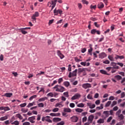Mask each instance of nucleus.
Listing matches in <instances>:
<instances>
[{"mask_svg":"<svg viewBox=\"0 0 125 125\" xmlns=\"http://www.w3.org/2000/svg\"><path fill=\"white\" fill-rule=\"evenodd\" d=\"M47 96H50V97H52L53 96V93H52V92L49 93L48 94H47Z\"/></svg>","mask_w":125,"mask_h":125,"instance_id":"bf43d9fd","label":"nucleus"},{"mask_svg":"<svg viewBox=\"0 0 125 125\" xmlns=\"http://www.w3.org/2000/svg\"><path fill=\"white\" fill-rule=\"evenodd\" d=\"M49 118H50V116H48L43 117L42 118V122H44V121H45L46 122H48V123H52V121L50 120Z\"/></svg>","mask_w":125,"mask_h":125,"instance_id":"20e7f679","label":"nucleus"},{"mask_svg":"<svg viewBox=\"0 0 125 125\" xmlns=\"http://www.w3.org/2000/svg\"><path fill=\"white\" fill-rule=\"evenodd\" d=\"M104 64H110V61L109 60H106L103 62Z\"/></svg>","mask_w":125,"mask_h":125,"instance_id":"8fccbe9b","label":"nucleus"},{"mask_svg":"<svg viewBox=\"0 0 125 125\" xmlns=\"http://www.w3.org/2000/svg\"><path fill=\"white\" fill-rule=\"evenodd\" d=\"M70 107H71V108H74V107H75V104L70 103Z\"/></svg>","mask_w":125,"mask_h":125,"instance_id":"69168bd1","label":"nucleus"},{"mask_svg":"<svg viewBox=\"0 0 125 125\" xmlns=\"http://www.w3.org/2000/svg\"><path fill=\"white\" fill-rule=\"evenodd\" d=\"M57 55L60 57V58L61 59H63V58H64V57H65L64 55H63V54L61 53V51H60V50H57Z\"/></svg>","mask_w":125,"mask_h":125,"instance_id":"ddd939ff","label":"nucleus"},{"mask_svg":"<svg viewBox=\"0 0 125 125\" xmlns=\"http://www.w3.org/2000/svg\"><path fill=\"white\" fill-rule=\"evenodd\" d=\"M12 93H6L4 94V96L6 97H11L12 96Z\"/></svg>","mask_w":125,"mask_h":125,"instance_id":"412c9836","label":"nucleus"},{"mask_svg":"<svg viewBox=\"0 0 125 125\" xmlns=\"http://www.w3.org/2000/svg\"><path fill=\"white\" fill-rule=\"evenodd\" d=\"M63 84L64 85H65V86H66V87H68V86L70 85V83L68 81H65L63 83Z\"/></svg>","mask_w":125,"mask_h":125,"instance_id":"b1692460","label":"nucleus"},{"mask_svg":"<svg viewBox=\"0 0 125 125\" xmlns=\"http://www.w3.org/2000/svg\"><path fill=\"white\" fill-rule=\"evenodd\" d=\"M12 74L14 75V77H17V76H18V73H17V72H13Z\"/></svg>","mask_w":125,"mask_h":125,"instance_id":"680f3d73","label":"nucleus"},{"mask_svg":"<svg viewBox=\"0 0 125 125\" xmlns=\"http://www.w3.org/2000/svg\"><path fill=\"white\" fill-rule=\"evenodd\" d=\"M65 125V123L64 121H62L60 123H59L57 124V125Z\"/></svg>","mask_w":125,"mask_h":125,"instance_id":"6e6d98bb","label":"nucleus"},{"mask_svg":"<svg viewBox=\"0 0 125 125\" xmlns=\"http://www.w3.org/2000/svg\"><path fill=\"white\" fill-rule=\"evenodd\" d=\"M27 105V104L26 103H24L23 104H21L20 105V107L21 108H23L24 107H25V106Z\"/></svg>","mask_w":125,"mask_h":125,"instance_id":"37998d69","label":"nucleus"},{"mask_svg":"<svg viewBox=\"0 0 125 125\" xmlns=\"http://www.w3.org/2000/svg\"><path fill=\"white\" fill-rule=\"evenodd\" d=\"M21 111L22 113H27L28 112V109H25L24 108H21Z\"/></svg>","mask_w":125,"mask_h":125,"instance_id":"603ef678","label":"nucleus"},{"mask_svg":"<svg viewBox=\"0 0 125 125\" xmlns=\"http://www.w3.org/2000/svg\"><path fill=\"white\" fill-rule=\"evenodd\" d=\"M117 118H118V120L119 121H123L124 120V119H125V116H124L123 114H120V115H119Z\"/></svg>","mask_w":125,"mask_h":125,"instance_id":"2eb2a0df","label":"nucleus"},{"mask_svg":"<svg viewBox=\"0 0 125 125\" xmlns=\"http://www.w3.org/2000/svg\"><path fill=\"white\" fill-rule=\"evenodd\" d=\"M68 71L71 72L72 71V67H71V64L68 65Z\"/></svg>","mask_w":125,"mask_h":125,"instance_id":"4d7b16f0","label":"nucleus"},{"mask_svg":"<svg viewBox=\"0 0 125 125\" xmlns=\"http://www.w3.org/2000/svg\"><path fill=\"white\" fill-rule=\"evenodd\" d=\"M115 78L117 79V81H120V80H122V76L120 75H116L115 76Z\"/></svg>","mask_w":125,"mask_h":125,"instance_id":"c85d7f7f","label":"nucleus"},{"mask_svg":"<svg viewBox=\"0 0 125 125\" xmlns=\"http://www.w3.org/2000/svg\"><path fill=\"white\" fill-rule=\"evenodd\" d=\"M58 111H59V108H55L52 110V112H54V113L58 112Z\"/></svg>","mask_w":125,"mask_h":125,"instance_id":"49530a36","label":"nucleus"},{"mask_svg":"<svg viewBox=\"0 0 125 125\" xmlns=\"http://www.w3.org/2000/svg\"><path fill=\"white\" fill-rule=\"evenodd\" d=\"M96 7H97L96 5H91L90 7L91 9H96Z\"/></svg>","mask_w":125,"mask_h":125,"instance_id":"79ce46f5","label":"nucleus"},{"mask_svg":"<svg viewBox=\"0 0 125 125\" xmlns=\"http://www.w3.org/2000/svg\"><path fill=\"white\" fill-rule=\"evenodd\" d=\"M93 119H94V116L93 115H91L88 117V123L91 124L92 123V121H93Z\"/></svg>","mask_w":125,"mask_h":125,"instance_id":"f8f14e48","label":"nucleus"},{"mask_svg":"<svg viewBox=\"0 0 125 125\" xmlns=\"http://www.w3.org/2000/svg\"><path fill=\"white\" fill-rule=\"evenodd\" d=\"M111 101L107 102L105 104V107H109V106L111 105Z\"/></svg>","mask_w":125,"mask_h":125,"instance_id":"e433bc0d","label":"nucleus"},{"mask_svg":"<svg viewBox=\"0 0 125 125\" xmlns=\"http://www.w3.org/2000/svg\"><path fill=\"white\" fill-rule=\"evenodd\" d=\"M63 111L66 113H71V109L70 108H64Z\"/></svg>","mask_w":125,"mask_h":125,"instance_id":"cd10ccee","label":"nucleus"},{"mask_svg":"<svg viewBox=\"0 0 125 125\" xmlns=\"http://www.w3.org/2000/svg\"><path fill=\"white\" fill-rule=\"evenodd\" d=\"M36 17H39V12H36L32 16V19H33V22H36Z\"/></svg>","mask_w":125,"mask_h":125,"instance_id":"9d476101","label":"nucleus"},{"mask_svg":"<svg viewBox=\"0 0 125 125\" xmlns=\"http://www.w3.org/2000/svg\"><path fill=\"white\" fill-rule=\"evenodd\" d=\"M121 113H122V110L119 109L118 111L116 112V116H120L121 115Z\"/></svg>","mask_w":125,"mask_h":125,"instance_id":"c9c22d12","label":"nucleus"},{"mask_svg":"<svg viewBox=\"0 0 125 125\" xmlns=\"http://www.w3.org/2000/svg\"><path fill=\"white\" fill-rule=\"evenodd\" d=\"M16 118H18V119H20V120H23V117L22 116V115H21V114L18 113L15 116Z\"/></svg>","mask_w":125,"mask_h":125,"instance_id":"6ab92c4d","label":"nucleus"},{"mask_svg":"<svg viewBox=\"0 0 125 125\" xmlns=\"http://www.w3.org/2000/svg\"><path fill=\"white\" fill-rule=\"evenodd\" d=\"M96 33V29H92L91 30V34L94 35Z\"/></svg>","mask_w":125,"mask_h":125,"instance_id":"3c124183","label":"nucleus"},{"mask_svg":"<svg viewBox=\"0 0 125 125\" xmlns=\"http://www.w3.org/2000/svg\"><path fill=\"white\" fill-rule=\"evenodd\" d=\"M10 121V123H12V122H13L14 121H15V117H14V116L12 117Z\"/></svg>","mask_w":125,"mask_h":125,"instance_id":"13d9d810","label":"nucleus"},{"mask_svg":"<svg viewBox=\"0 0 125 125\" xmlns=\"http://www.w3.org/2000/svg\"><path fill=\"white\" fill-rule=\"evenodd\" d=\"M38 106L39 107V108H42L44 107V104H43V103H41L38 104Z\"/></svg>","mask_w":125,"mask_h":125,"instance_id":"c756f323","label":"nucleus"},{"mask_svg":"<svg viewBox=\"0 0 125 125\" xmlns=\"http://www.w3.org/2000/svg\"><path fill=\"white\" fill-rule=\"evenodd\" d=\"M87 98L89 99L90 100H92L93 99L92 98V96L90 94H88L87 96Z\"/></svg>","mask_w":125,"mask_h":125,"instance_id":"4c0bfd02","label":"nucleus"},{"mask_svg":"<svg viewBox=\"0 0 125 125\" xmlns=\"http://www.w3.org/2000/svg\"><path fill=\"white\" fill-rule=\"evenodd\" d=\"M57 2V0H51L48 2L47 6H48L49 7H51V11H52V10H53V8L55 7Z\"/></svg>","mask_w":125,"mask_h":125,"instance_id":"f257e3e1","label":"nucleus"},{"mask_svg":"<svg viewBox=\"0 0 125 125\" xmlns=\"http://www.w3.org/2000/svg\"><path fill=\"white\" fill-rule=\"evenodd\" d=\"M46 99H47V98L45 97L41 98L39 99L38 101H39V102H43V101H45V100H46Z\"/></svg>","mask_w":125,"mask_h":125,"instance_id":"aec40b11","label":"nucleus"},{"mask_svg":"<svg viewBox=\"0 0 125 125\" xmlns=\"http://www.w3.org/2000/svg\"><path fill=\"white\" fill-rule=\"evenodd\" d=\"M44 113H50V112H51V109H46L44 110Z\"/></svg>","mask_w":125,"mask_h":125,"instance_id":"e2e57ef3","label":"nucleus"},{"mask_svg":"<svg viewBox=\"0 0 125 125\" xmlns=\"http://www.w3.org/2000/svg\"><path fill=\"white\" fill-rule=\"evenodd\" d=\"M53 121L54 122V123H57V122H60L61 121V118H54Z\"/></svg>","mask_w":125,"mask_h":125,"instance_id":"a211bd4d","label":"nucleus"},{"mask_svg":"<svg viewBox=\"0 0 125 125\" xmlns=\"http://www.w3.org/2000/svg\"><path fill=\"white\" fill-rule=\"evenodd\" d=\"M35 120H36L35 116H33L28 118V121H29V122H30V123H31L32 124H35Z\"/></svg>","mask_w":125,"mask_h":125,"instance_id":"1a4fd4ad","label":"nucleus"},{"mask_svg":"<svg viewBox=\"0 0 125 125\" xmlns=\"http://www.w3.org/2000/svg\"><path fill=\"white\" fill-rule=\"evenodd\" d=\"M7 119H8V117H7V116H5L0 118V121H5V120H7Z\"/></svg>","mask_w":125,"mask_h":125,"instance_id":"4be33fe9","label":"nucleus"},{"mask_svg":"<svg viewBox=\"0 0 125 125\" xmlns=\"http://www.w3.org/2000/svg\"><path fill=\"white\" fill-rule=\"evenodd\" d=\"M81 97V94L79 93H76L75 95L72 97L71 98V100H76L79 99Z\"/></svg>","mask_w":125,"mask_h":125,"instance_id":"423d86ee","label":"nucleus"},{"mask_svg":"<svg viewBox=\"0 0 125 125\" xmlns=\"http://www.w3.org/2000/svg\"><path fill=\"white\" fill-rule=\"evenodd\" d=\"M82 2L84 4H88V1H86V0H82Z\"/></svg>","mask_w":125,"mask_h":125,"instance_id":"5fc2aeb1","label":"nucleus"},{"mask_svg":"<svg viewBox=\"0 0 125 125\" xmlns=\"http://www.w3.org/2000/svg\"><path fill=\"white\" fill-rule=\"evenodd\" d=\"M77 72H78V69H75L72 72H69L68 75V78H72L73 77H77Z\"/></svg>","mask_w":125,"mask_h":125,"instance_id":"7ed1b4c3","label":"nucleus"},{"mask_svg":"<svg viewBox=\"0 0 125 125\" xmlns=\"http://www.w3.org/2000/svg\"><path fill=\"white\" fill-rule=\"evenodd\" d=\"M118 109H119V107L118 106H116L113 108V111H117Z\"/></svg>","mask_w":125,"mask_h":125,"instance_id":"774afa93","label":"nucleus"},{"mask_svg":"<svg viewBox=\"0 0 125 125\" xmlns=\"http://www.w3.org/2000/svg\"><path fill=\"white\" fill-rule=\"evenodd\" d=\"M82 87H83V88L86 89V88L91 87V84H90V83H83L82 85Z\"/></svg>","mask_w":125,"mask_h":125,"instance_id":"9b49d317","label":"nucleus"},{"mask_svg":"<svg viewBox=\"0 0 125 125\" xmlns=\"http://www.w3.org/2000/svg\"><path fill=\"white\" fill-rule=\"evenodd\" d=\"M97 6L98 8H99L100 9H101L104 7V4H103V2H100L98 4Z\"/></svg>","mask_w":125,"mask_h":125,"instance_id":"dca6fc26","label":"nucleus"},{"mask_svg":"<svg viewBox=\"0 0 125 125\" xmlns=\"http://www.w3.org/2000/svg\"><path fill=\"white\" fill-rule=\"evenodd\" d=\"M70 119L73 123H77L79 121V118L76 116H73Z\"/></svg>","mask_w":125,"mask_h":125,"instance_id":"0eeeda50","label":"nucleus"},{"mask_svg":"<svg viewBox=\"0 0 125 125\" xmlns=\"http://www.w3.org/2000/svg\"><path fill=\"white\" fill-rule=\"evenodd\" d=\"M54 21V20H51L49 21V25H51V24H52V23H53V21Z\"/></svg>","mask_w":125,"mask_h":125,"instance_id":"0e129e2a","label":"nucleus"},{"mask_svg":"<svg viewBox=\"0 0 125 125\" xmlns=\"http://www.w3.org/2000/svg\"><path fill=\"white\" fill-rule=\"evenodd\" d=\"M10 110V108H9V107L8 106H6L4 107V110L5 112H6V111H9Z\"/></svg>","mask_w":125,"mask_h":125,"instance_id":"a19ab883","label":"nucleus"},{"mask_svg":"<svg viewBox=\"0 0 125 125\" xmlns=\"http://www.w3.org/2000/svg\"><path fill=\"white\" fill-rule=\"evenodd\" d=\"M63 95L65 97H69V93L68 92H64L63 93Z\"/></svg>","mask_w":125,"mask_h":125,"instance_id":"a18cd8bd","label":"nucleus"},{"mask_svg":"<svg viewBox=\"0 0 125 125\" xmlns=\"http://www.w3.org/2000/svg\"><path fill=\"white\" fill-rule=\"evenodd\" d=\"M62 82H63V79H62V78H60V79L58 80V83H62Z\"/></svg>","mask_w":125,"mask_h":125,"instance_id":"338daca9","label":"nucleus"},{"mask_svg":"<svg viewBox=\"0 0 125 125\" xmlns=\"http://www.w3.org/2000/svg\"><path fill=\"white\" fill-rule=\"evenodd\" d=\"M103 114L104 115L105 118H108V117L110 116V111L108 110L104 111L103 112Z\"/></svg>","mask_w":125,"mask_h":125,"instance_id":"4468645a","label":"nucleus"},{"mask_svg":"<svg viewBox=\"0 0 125 125\" xmlns=\"http://www.w3.org/2000/svg\"><path fill=\"white\" fill-rule=\"evenodd\" d=\"M37 95H34L29 98V100L31 101L32 99H34L35 98H37Z\"/></svg>","mask_w":125,"mask_h":125,"instance_id":"f704fd0d","label":"nucleus"},{"mask_svg":"<svg viewBox=\"0 0 125 125\" xmlns=\"http://www.w3.org/2000/svg\"><path fill=\"white\" fill-rule=\"evenodd\" d=\"M113 119V117L112 116L109 117L107 120V123H110L111 121H112V119Z\"/></svg>","mask_w":125,"mask_h":125,"instance_id":"09e8293b","label":"nucleus"},{"mask_svg":"<svg viewBox=\"0 0 125 125\" xmlns=\"http://www.w3.org/2000/svg\"><path fill=\"white\" fill-rule=\"evenodd\" d=\"M90 109H93V108H95V104H90L89 105Z\"/></svg>","mask_w":125,"mask_h":125,"instance_id":"de8ad7c7","label":"nucleus"},{"mask_svg":"<svg viewBox=\"0 0 125 125\" xmlns=\"http://www.w3.org/2000/svg\"><path fill=\"white\" fill-rule=\"evenodd\" d=\"M78 6L79 9H82V8H83V5H82V3H78Z\"/></svg>","mask_w":125,"mask_h":125,"instance_id":"58836bf2","label":"nucleus"},{"mask_svg":"<svg viewBox=\"0 0 125 125\" xmlns=\"http://www.w3.org/2000/svg\"><path fill=\"white\" fill-rule=\"evenodd\" d=\"M108 58L109 59V60L110 61H114V57H113V55H109L108 56Z\"/></svg>","mask_w":125,"mask_h":125,"instance_id":"bb28decb","label":"nucleus"},{"mask_svg":"<svg viewBox=\"0 0 125 125\" xmlns=\"http://www.w3.org/2000/svg\"><path fill=\"white\" fill-rule=\"evenodd\" d=\"M34 104H35V102L29 103L27 106V108H30V107L34 106Z\"/></svg>","mask_w":125,"mask_h":125,"instance_id":"5701e85b","label":"nucleus"},{"mask_svg":"<svg viewBox=\"0 0 125 125\" xmlns=\"http://www.w3.org/2000/svg\"><path fill=\"white\" fill-rule=\"evenodd\" d=\"M83 71H84V68H79L78 69V72L79 74L82 73V72H83Z\"/></svg>","mask_w":125,"mask_h":125,"instance_id":"72a5a7b5","label":"nucleus"},{"mask_svg":"<svg viewBox=\"0 0 125 125\" xmlns=\"http://www.w3.org/2000/svg\"><path fill=\"white\" fill-rule=\"evenodd\" d=\"M105 57H107V55L104 52L101 53L99 55V58H101V59H104Z\"/></svg>","mask_w":125,"mask_h":125,"instance_id":"6e6552de","label":"nucleus"},{"mask_svg":"<svg viewBox=\"0 0 125 125\" xmlns=\"http://www.w3.org/2000/svg\"><path fill=\"white\" fill-rule=\"evenodd\" d=\"M19 121L16 120L14 121V122L11 123V125H19Z\"/></svg>","mask_w":125,"mask_h":125,"instance_id":"2f4dec72","label":"nucleus"},{"mask_svg":"<svg viewBox=\"0 0 125 125\" xmlns=\"http://www.w3.org/2000/svg\"><path fill=\"white\" fill-rule=\"evenodd\" d=\"M54 89H56V91H58L59 92H63V91H65V88L64 87L59 85H56L53 87Z\"/></svg>","mask_w":125,"mask_h":125,"instance_id":"f03ea898","label":"nucleus"},{"mask_svg":"<svg viewBox=\"0 0 125 125\" xmlns=\"http://www.w3.org/2000/svg\"><path fill=\"white\" fill-rule=\"evenodd\" d=\"M115 105H117V101H114L112 102V104H111V107H113V106H115Z\"/></svg>","mask_w":125,"mask_h":125,"instance_id":"864d4df0","label":"nucleus"},{"mask_svg":"<svg viewBox=\"0 0 125 125\" xmlns=\"http://www.w3.org/2000/svg\"><path fill=\"white\" fill-rule=\"evenodd\" d=\"M100 73H101L102 74H103L104 75H107V72L105 70H101Z\"/></svg>","mask_w":125,"mask_h":125,"instance_id":"ea45409f","label":"nucleus"},{"mask_svg":"<svg viewBox=\"0 0 125 125\" xmlns=\"http://www.w3.org/2000/svg\"><path fill=\"white\" fill-rule=\"evenodd\" d=\"M74 60L75 61H76V62H80V61H82V60H80V59H78V57H75L74 58Z\"/></svg>","mask_w":125,"mask_h":125,"instance_id":"c03bdc74","label":"nucleus"},{"mask_svg":"<svg viewBox=\"0 0 125 125\" xmlns=\"http://www.w3.org/2000/svg\"><path fill=\"white\" fill-rule=\"evenodd\" d=\"M77 106H78L80 108H83V107H84V104H83V103L79 104L77 105Z\"/></svg>","mask_w":125,"mask_h":125,"instance_id":"473e14b6","label":"nucleus"},{"mask_svg":"<svg viewBox=\"0 0 125 125\" xmlns=\"http://www.w3.org/2000/svg\"><path fill=\"white\" fill-rule=\"evenodd\" d=\"M115 58L116 60H117V59H124V58H125V56L116 55Z\"/></svg>","mask_w":125,"mask_h":125,"instance_id":"f3484780","label":"nucleus"},{"mask_svg":"<svg viewBox=\"0 0 125 125\" xmlns=\"http://www.w3.org/2000/svg\"><path fill=\"white\" fill-rule=\"evenodd\" d=\"M28 29H31V27H25V28H20L19 30L21 31V33L23 34V35H26V34H28V32L25 30H28Z\"/></svg>","mask_w":125,"mask_h":125,"instance_id":"39448f33","label":"nucleus"},{"mask_svg":"<svg viewBox=\"0 0 125 125\" xmlns=\"http://www.w3.org/2000/svg\"><path fill=\"white\" fill-rule=\"evenodd\" d=\"M55 106V107H59V108L63 107V105L60 103L56 104Z\"/></svg>","mask_w":125,"mask_h":125,"instance_id":"7c9ffc66","label":"nucleus"},{"mask_svg":"<svg viewBox=\"0 0 125 125\" xmlns=\"http://www.w3.org/2000/svg\"><path fill=\"white\" fill-rule=\"evenodd\" d=\"M30 124L29 122H26L22 124V125H30Z\"/></svg>","mask_w":125,"mask_h":125,"instance_id":"052dcab7","label":"nucleus"},{"mask_svg":"<svg viewBox=\"0 0 125 125\" xmlns=\"http://www.w3.org/2000/svg\"><path fill=\"white\" fill-rule=\"evenodd\" d=\"M75 111L78 113H82L83 111V109L82 108H76L75 109Z\"/></svg>","mask_w":125,"mask_h":125,"instance_id":"393cba45","label":"nucleus"},{"mask_svg":"<svg viewBox=\"0 0 125 125\" xmlns=\"http://www.w3.org/2000/svg\"><path fill=\"white\" fill-rule=\"evenodd\" d=\"M98 124H104V119H100L99 120L97 121Z\"/></svg>","mask_w":125,"mask_h":125,"instance_id":"a878e982","label":"nucleus"}]
</instances>
